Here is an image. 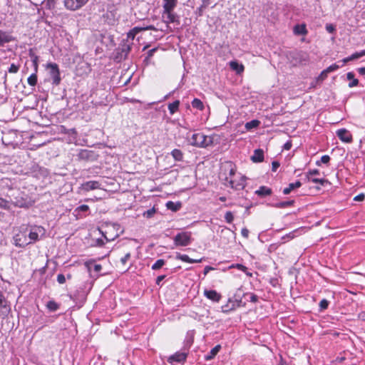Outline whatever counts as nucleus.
<instances>
[{
	"instance_id": "f257e3e1",
	"label": "nucleus",
	"mask_w": 365,
	"mask_h": 365,
	"mask_svg": "<svg viewBox=\"0 0 365 365\" xmlns=\"http://www.w3.org/2000/svg\"><path fill=\"white\" fill-rule=\"evenodd\" d=\"M178 4V0H163V21L168 26L170 24L180 25V16L174 9Z\"/></svg>"
},
{
	"instance_id": "f03ea898",
	"label": "nucleus",
	"mask_w": 365,
	"mask_h": 365,
	"mask_svg": "<svg viewBox=\"0 0 365 365\" xmlns=\"http://www.w3.org/2000/svg\"><path fill=\"white\" fill-rule=\"evenodd\" d=\"M291 63L296 66L297 64L306 65L309 61V57L307 52L303 51H292L287 56Z\"/></svg>"
},
{
	"instance_id": "7ed1b4c3",
	"label": "nucleus",
	"mask_w": 365,
	"mask_h": 365,
	"mask_svg": "<svg viewBox=\"0 0 365 365\" xmlns=\"http://www.w3.org/2000/svg\"><path fill=\"white\" fill-rule=\"evenodd\" d=\"M190 145L196 147L205 148L212 143V138L202 133H195L189 139Z\"/></svg>"
},
{
	"instance_id": "20e7f679",
	"label": "nucleus",
	"mask_w": 365,
	"mask_h": 365,
	"mask_svg": "<svg viewBox=\"0 0 365 365\" xmlns=\"http://www.w3.org/2000/svg\"><path fill=\"white\" fill-rule=\"evenodd\" d=\"M174 242L177 246H187L191 242V233L188 232L178 233L174 237Z\"/></svg>"
},
{
	"instance_id": "39448f33",
	"label": "nucleus",
	"mask_w": 365,
	"mask_h": 365,
	"mask_svg": "<svg viewBox=\"0 0 365 365\" xmlns=\"http://www.w3.org/2000/svg\"><path fill=\"white\" fill-rule=\"evenodd\" d=\"M88 0H64L63 4L66 9L76 11L85 6Z\"/></svg>"
},
{
	"instance_id": "423d86ee",
	"label": "nucleus",
	"mask_w": 365,
	"mask_h": 365,
	"mask_svg": "<svg viewBox=\"0 0 365 365\" xmlns=\"http://www.w3.org/2000/svg\"><path fill=\"white\" fill-rule=\"evenodd\" d=\"M47 68L50 70V76L52 78L53 83L55 85H58L61 82V77H60V71L58 66L55 63H49L47 65Z\"/></svg>"
},
{
	"instance_id": "0eeeda50",
	"label": "nucleus",
	"mask_w": 365,
	"mask_h": 365,
	"mask_svg": "<svg viewBox=\"0 0 365 365\" xmlns=\"http://www.w3.org/2000/svg\"><path fill=\"white\" fill-rule=\"evenodd\" d=\"M319 174L320 172L317 169L310 170L309 172L306 173V180L308 182H312L314 183H319L321 185L324 186L325 184L328 182L327 180L324 178H312L314 175Z\"/></svg>"
},
{
	"instance_id": "6e6552de",
	"label": "nucleus",
	"mask_w": 365,
	"mask_h": 365,
	"mask_svg": "<svg viewBox=\"0 0 365 365\" xmlns=\"http://www.w3.org/2000/svg\"><path fill=\"white\" fill-rule=\"evenodd\" d=\"M43 227L41 226L34 227L29 234V240L28 242H29V244L36 242L37 240H38L39 235H43Z\"/></svg>"
},
{
	"instance_id": "1a4fd4ad",
	"label": "nucleus",
	"mask_w": 365,
	"mask_h": 365,
	"mask_svg": "<svg viewBox=\"0 0 365 365\" xmlns=\"http://www.w3.org/2000/svg\"><path fill=\"white\" fill-rule=\"evenodd\" d=\"M336 135L338 138L344 143H351L352 141L351 134L344 128L338 130Z\"/></svg>"
},
{
	"instance_id": "9d476101",
	"label": "nucleus",
	"mask_w": 365,
	"mask_h": 365,
	"mask_svg": "<svg viewBox=\"0 0 365 365\" xmlns=\"http://www.w3.org/2000/svg\"><path fill=\"white\" fill-rule=\"evenodd\" d=\"M82 189L85 191H91L96 189H100L101 183L96 180L88 181L82 184Z\"/></svg>"
},
{
	"instance_id": "9b49d317",
	"label": "nucleus",
	"mask_w": 365,
	"mask_h": 365,
	"mask_svg": "<svg viewBox=\"0 0 365 365\" xmlns=\"http://www.w3.org/2000/svg\"><path fill=\"white\" fill-rule=\"evenodd\" d=\"M146 30H155V28L153 26H152V25L146 26V27L136 26V27H134L133 29H131L128 33V37L133 39L135 38V36L139 32L143 31H146Z\"/></svg>"
},
{
	"instance_id": "f8f14e48",
	"label": "nucleus",
	"mask_w": 365,
	"mask_h": 365,
	"mask_svg": "<svg viewBox=\"0 0 365 365\" xmlns=\"http://www.w3.org/2000/svg\"><path fill=\"white\" fill-rule=\"evenodd\" d=\"M37 60H38V58L37 56H36L34 58V59L33 60V64H34V70H35V73L31 74L27 79V82L31 86H34L36 85L37 83V75H36V72H37V69H38V62H37Z\"/></svg>"
},
{
	"instance_id": "ddd939ff",
	"label": "nucleus",
	"mask_w": 365,
	"mask_h": 365,
	"mask_svg": "<svg viewBox=\"0 0 365 365\" xmlns=\"http://www.w3.org/2000/svg\"><path fill=\"white\" fill-rule=\"evenodd\" d=\"M187 358V353L185 352H176L173 355L170 356L168 361L169 363L173 364V362H182L185 361Z\"/></svg>"
},
{
	"instance_id": "4468645a",
	"label": "nucleus",
	"mask_w": 365,
	"mask_h": 365,
	"mask_svg": "<svg viewBox=\"0 0 365 365\" xmlns=\"http://www.w3.org/2000/svg\"><path fill=\"white\" fill-rule=\"evenodd\" d=\"M226 180L229 182L231 187L235 188V190H241L243 189L245 186V177H242L240 180L236 182L234 180L230 179L227 177Z\"/></svg>"
},
{
	"instance_id": "2eb2a0df",
	"label": "nucleus",
	"mask_w": 365,
	"mask_h": 365,
	"mask_svg": "<svg viewBox=\"0 0 365 365\" xmlns=\"http://www.w3.org/2000/svg\"><path fill=\"white\" fill-rule=\"evenodd\" d=\"M15 245L17 247H24L29 245L26 235L24 234H18L14 237Z\"/></svg>"
},
{
	"instance_id": "dca6fc26",
	"label": "nucleus",
	"mask_w": 365,
	"mask_h": 365,
	"mask_svg": "<svg viewBox=\"0 0 365 365\" xmlns=\"http://www.w3.org/2000/svg\"><path fill=\"white\" fill-rule=\"evenodd\" d=\"M204 294L207 298L213 302H217L221 299V295L219 293H217L215 290L205 289L204 291Z\"/></svg>"
},
{
	"instance_id": "f3484780",
	"label": "nucleus",
	"mask_w": 365,
	"mask_h": 365,
	"mask_svg": "<svg viewBox=\"0 0 365 365\" xmlns=\"http://www.w3.org/2000/svg\"><path fill=\"white\" fill-rule=\"evenodd\" d=\"M13 40V37L7 31L0 29V46H3L5 43H9Z\"/></svg>"
},
{
	"instance_id": "a211bd4d",
	"label": "nucleus",
	"mask_w": 365,
	"mask_h": 365,
	"mask_svg": "<svg viewBox=\"0 0 365 365\" xmlns=\"http://www.w3.org/2000/svg\"><path fill=\"white\" fill-rule=\"evenodd\" d=\"M251 160L254 163L262 162L264 160V151L262 149H256L251 157Z\"/></svg>"
},
{
	"instance_id": "6ab92c4d",
	"label": "nucleus",
	"mask_w": 365,
	"mask_h": 365,
	"mask_svg": "<svg viewBox=\"0 0 365 365\" xmlns=\"http://www.w3.org/2000/svg\"><path fill=\"white\" fill-rule=\"evenodd\" d=\"M302 186V183L300 181L297 180L295 182L289 183L287 187H285L283 190V193L284 195H288L293 190L296 188H299Z\"/></svg>"
},
{
	"instance_id": "aec40b11",
	"label": "nucleus",
	"mask_w": 365,
	"mask_h": 365,
	"mask_svg": "<svg viewBox=\"0 0 365 365\" xmlns=\"http://www.w3.org/2000/svg\"><path fill=\"white\" fill-rule=\"evenodd\" d=\"M165 205L168 210L173 211V212L178 211L182 207L181 202H175L173 201L167 202Z\"/></svg>"
},
{
	"instance_id": "412c9836",
	"label": "nucleus",
	"mask_w": 365,
	"mask_h": 365,
	"mask_svg": "<svg viewBox=\"0 0 365 365\" xmlns=\"http://www.w3.org/2000/svg\"><path fill=\"white\" fill-rule=\"evenodd\" d=\"M14 205L19 207H29L31 205V203L26 199H24L23 197H16Z\"/></svg>"
},
{
	"instance_id": "4be33fe9",
	"label": "nucleus",
	"mask_w": 365,
	"mask_h": 365,
	"mask_svg": "<svg viewBox=\"0 0 365 365\" xmlns=\"http://www.w3.org/2000/svg\"><path fill=\"white\" fill-rule=\"evenodd\" d=\"M271 193L272 190L265 186H261L257 190L255 191V194L261 197L269 195Z\"/></svg>"
},
{
	"instance_id": "5701e85b",
	"label": "nucleus",
	"mask_w": 365,
	"mask_h": 365,
	"mask_svg": "<svg viewBox=\"0 0 365 365\" xmlns=\"http://www.w3.org/2000/svg\"><path fill=\"white\" fill-rule=\"evenodd\" d=\"M230 68L237 72V73H241L244 71L245 67L242 64L238 63L237 61L230 62Z\"/></svg>"
},
{
	"instance_id": "b1692460",
	"label": "nucleus",
	"mask_w": 365,
	"mask_h": 365,
	"mask_svg": "<svg viewBox=\"0 0 365 365\" xmlns=\"http://www.w3.org/2000/svg\"><path fill=\"white\" fill-rule=\"evenodd\" d=\"M221 349L220 345H216L214 348H212L209 354L205 356V359L207 361L212 359L220 351Z\"/></svg>"
},
{
	"instance_id": "393cba45",
	"label": "nucleus",
	"mask_w": 365,
	"mask_h": 365,
	"mask_svg": "<svg viewBox=\"0 0 365 365\" xmlns=\"http://www.w3.org/2000/svg\"><path fill=\"white\" fill-rule=\"evenodd\" d=\"M178 259L182 260V262H188V263H198L202 262V259H193L189 257V256L186 255H179L177 257Z\"/></svg>"
},
{
	"instance_id": "a878e982",
	"label": "nucleus",
	"mask_w": 365,
	"mask_h": 365,
	"mask_svg": "<svg viewBox=\"0 0 365 365\" xmlns=\"http://www.w3.org/2000/svg\"><path fill=\"white\" fill-rule=\"evenodd\" d=\"M346 78L348 80L351 81L349 83V87L352 88V87L356 86L358 85L359 81L357 79L354 78V73H352V72L347 73Z\"/></svg>"
},
{
	"instance_id": "bb28decb",
	"label": "nucleus",
	"mask_w": 365,
	"mask_h": 365,
	"mask_svg": "<svg viewBox=\"0 0 365 365\" xmlns=\"http://www.w3.org/2000/svg\"><path fill=\"white\" fill-rule=\"evenodd\" d=\"M171 155L176 161H181L183 158V153L179 149H174L171 152Z\"/></svg>"
},
{
	"instance_id": "cd10ccee",
	"label": "nucleus",
	"mask_w": 365,
	"mask_h": 365,
	"mask_svg": "<svg viewBox=\"0 0 365 365\" xmlns=\"http://www.w3.org/2000/svg\"><path fill=\"white\" fill-rule=\"evenodd\" d=\"M294 32L297 35H304L307 31L304 25H296L294 28Z\"/></svg>"
},
{
	"instance_id": "c85d7f7f",
	"label": "nucleus",
	"mask_w": 365,
	"mask_h": 365,
	"mask_svg": "<svg viewBox=\"0 0 365 365\" xmlns=\"http://www.w3.org/2000/svg\"><path fill=\"white\" fill-rule=\"evenodd\" d=\"M192 106L200 110H202L204 109L203 103L198 98H194L192 101Z\"/></svg>"
},
{
	"instance_id": "c756f323",
	"label": "nucleus",
	"mask_w": 365,
	"mask_h": 365,
	"mask_svg": "<svg viewBox=\"0 0 365 365\" xmlns=\"http://www.w3.org/2000/svg\"><path fill=\"white\" fill-rule=\"evenodd\" d=\"M179 105H180L179 101H175L168 105V109H169L170 114H173L178 110V109L179 108Z\"/></svg>"
},
{
	"instance_id": "7c9ffc66",
	"label": "nucleus",
	"mask_w": 365,
	"mask_h": 365,
	"mask_svg": "<svg viewBox=\"0 0 365 365\" xmlns=\"http://www.w3.org/2000/svg\"><path fill=\"white\" fill-rule=\"evenodd\" d=\"M259 125V121L257 120H252L250 122H247L246 124H245V128L247 129V130H250L252 128H257L258 127Z\"/></svg>"
},
{
	"instance_id": "2f4dec72",
	"label": "nucleus",
	"mask_w": 365,
	"mask_h": 365,
	"mask_svg": "<svg viewBox=\"0 0 365 365\" xmlns=\"http://www.w3.org/2000/svg\"><path fill=\"white\" fill-rule=\"evenodd\" d=\"M47 308L52 312L56 311L59 308V305L54 301H49L46 304Z\"/></svg>"
},
{
	"instance_id": "473e14b6",
	"label": "nucleus",
	"mask_w": 365,
	"mask_h": 365,
	"mask_svg": "<svg viewBox=\"0 0 365 365\" xmlns=\"http://www.w3.org/2000/svg\"><path fill=\"white\" fill-rule=\"evenodd\" d=\"M165 262L164 259H158L152 265V269H154V270L159 269L160 268H161L165 264Z\"/></svg>"
},
{
	"instance_id": "72a5a7b5",
	"label": "nucleus",
	"mask_w": 365,
	"mask_h": 365,
	"mask_svg": "<svg viewBox=\"0 0 365 365\" xmlns=\"http://www.w3.org/2000/svg\"><path fill=\"white\" fill-rule=\"evenodd\" d=\"M294 200L284 201L276 204L275 207L278 208H284L292 205Z\"/></svg>"
},
{
	"instance_id": "f704fd0d",
	"label": "nucleus",
	"mask_w": 365,
	"mask_h": 365,
	"mask_svg": "<svg viewBox=\"0 0 365 365\" xmlns=\"http://www.w3.org/2000/svg\"><path fill=\"white\" fill-rule=\"evenodd\" d=\"M56 0H45L43 2V5L48 9H51L54 8L55 3Z\"/></svg>"
},
{
	"instance_id": "c9c22d12",
	"label": "nucleus",
	"mask_w": 365,
	"mask_h": 365,
	"mask_svg": "<svg viewBox=\"0 0 365 365\" xmlns=\"http://www.w3.org/2000/svg\"><path fill=\"white\" fill-rule=\"evenodd\" d=\"M0 208L9 210L10 208L9 202L2 197H0Z\"/></svg>"
},
{
	"instance_id": "e433bc0d",
	"label": "nucleus",
	"mask_w": 365,
	"mask_h": 365,
	"mask_svg": "<svg viewBox=\"0 0 365 365\" xmlns=\"http://www.w3.org/2000/svg\"><path fill=\"white\" fill-rule=\"evenodd\" d=\"M89 209V207L87 205H82L76 207L74 210V212L76 213V215H80L81 212H86Z\"/></svg>"
},
{
	"instance_id": "4c0bfd02",
	"label": "nucleus",
	"mask_w": 365,
	"mask_h": 365,
	"mask_svg": "<svg viewBox=\"0 0 365 365\" xmlns=\"http://www.w3.org/2000/svg\"><path fill=\"white\" fill-rule=\"evenodd\" d=\"M156 212V210L155 207H153L151 209H149L147 211H145L143 214V215L145 217H147V218H150L152 217L154 214Z\"/></svg>"
},
{
	"instance_id": "58836bf2",
	"label": "nucleus",
	"mask_w": 365,
	"mask_h": 365,
	"mask_svg": "<svg viewBox=\"0 0 365 365\" xmlns=\"http://www.w3.org/2000/svg\"><path fill=\"white\" fill-rule=\"evenodd\" d=\"M210 4H211V0H202L201 6L198 9L200 15H201L202 11L205 9H206Z\"/></svg>"
},
{
	"instance_id": "ea45409f",
	"label": "nucleus",
	"mask_w": 365,
	"mask_h": 365,
	"mask_svg": "<svg viewBox=\"0 0 365 365\" xmlns=\"http://www.w3.org/2000/svg\"><path fill=\"white\" fill-rule=\"evenodd\" d=\"M329 160L330 157L327 155H325L321 158L320 161H317L316 164L319 166L321 163L327 164L329 162Z\"/></svg>"
},
{
	"instance_id": "a19ab883",
	"label": "nucleus",
	"mask_w": 365,
	"mask_h": 365,
	"mask_svg": "<svg viewBox=\"0 0 365 365\" xmlns=\"http://www.w3.org/2000/svg\"><path fill=\"white\" fill-rule=\"evenodd\" d=\"M225 219L227 223L232 222L234 220V215L232 212L227 211L225 215Z\"/></svg>"
},
{
	"instance_id": "79ce46f5",
	"label": "nucleus",
	"mask_w": 365,
	"mask_h": 365,
	"mask_svg": "<svg viewBox=\"0 0 365 365\" xmlns=\"http://www.w3.org/2000/svg\"><path fill=\"white\" fill-rule=\"evenodd\" d=\"M329 304V302L328 300H327L326 299H323L319 302L320 310L327 309L328 308Z\"/></svg>"
},
{
	"instance_id": "37998d69",
	"label": "nucleus",
	"mask_w": 365,
	"mask_h": 365,
	"mask_svg": "<svg viewBox=\"0 0 365 365\" xmlns=\"http://www.w3.org/2000/svg\"><path fill=\"white\" fill-rule=\"evenodd\" d=\"M20 66L12 63L8 69V71L11 73H16L19 70Z\"/></svg>"
},
{
	"instance_id": "c03bdc74",
	"label": "nucleus",
	"mask_w": 365,
	"mask_h": 365,
	"mask_svg": "<svg viewBox=\"0 0 365 365\" xmlns=\"http://www.w3.org/2000/svg\"><path fill=\"white\" fill-rule=\"evenodd\" d=\"M339 67L340 66L339 65H337L336 63H334V64L329 66V67H327L325 70H326V72H327V73H329L336 71L338 68H339Z\"/></svg>"
},
{
	"instance_id": "a18cd8bd",
	"label": "nucleus",
	"mask_w": 365,
	"mask_h": 365,
	"mask_svg": "<svg viewBox=\"0 0 365 365\" xmlns=\"http://www.w3.org/2000/svg\"><path fill=\"white\" fill-rule=\"evenodd\" d=\"M130 252H128L125 255L124 257H123L121 259H120V262L122 264L125 265L126 264V262L130 260Z\"/></svg>"
},
{
	"instance_id": "49530a36",
	"label": "nucleus",
	"mask_w": 365,
	"mask_h": 365,
	"mask_svg": "<svg viewBox=\"0 0 365 365\" xmlns=\"http://www.w3.org/2000/svg\"><path fill=\"white\" fill-rule=\"evenodd\" d=\"M363 56V53H361V51L359 52H356L353 53L351 56H349V59L356 60Z\"/></svg>"
},
{
	"instance_id": "de8ad7c7",
	"label": "nucleus",
	"mask_w": 365,
	"mask_h": 365,
	"mask_svg": "<svg viewBox=\"0 0 365 365\" xmlns=\"http://www.w3.org/2000/svg\"><path fill=\"white\" fill-rule=\"evenodd\" d=\"M57 282L59 284H63L66 282V277L63 274H58L57 276Z\"/></svg>"
},
{
	"instance_id": "09e8293b",
	"label": "nucleus",
	"mask_w": 365,
	"mask_h": 365,
	"mask_svg": "<svg viewBox=\"0 0 365 365\" xmlns=\"http://www.w3.org/2000/svg\"><path fill=\"white\" fill-rule=\"evenodd\" d=\"M280 164L277 161H273L272 163V170L273 172H276L277 168L279 167Z\"/></svg>"
},
{
	"instance_id": "8fccbe9b",
	"label": "nucleus",
	"mask_w": 365,
	"mask_h": 365,
	"mask_svg": "<svg viewBox=\"0 0 365 365\" xmlns=\"http://www.w3.org/2000/svg\"><path fill=\"white\" fill-rule=\"evenodd\" d=\"M365 198V195L363 193H361L356 196L354 197V201H363Z\"/></svg>"
},
{
	"instance_id": "3c124183",
	"label": "nucleus",
	"mask_w": 365,
	"mask_h": 365,
	"mask_svg": "<svg viewBox=\"0 0 365 365\" xmlns=\"http://www.w3.org/2000/svg\"><path fill=\"white\" fill-rule=\"evenodd\" d=\"M249 232H250L247 228H243L241 231V234L245 238H248Z\"/></svg>"
},
{
	"instance_id": "603ef678",
	"label": "nucleus",
	"mask_w": 365,
	"mask_h": 365,
	"mask_svg": "<svg viewBox=\"0 0 365 365\" xmlns=\"http://www.w3.org/2000/svg\"><path fill=\"white\" fill-rule=\"evenodd\" d=\"M233 267H237L238 269L245 272L247 270V267L241 264H237L236 265H233Z\"/></svg>"
},
{
	"instance_id": "864d4df0",
	"label": "nucleus",
	"mask_w": 365,
	"mask_h": 365,
	"mask_svg": "<svg viewBox=\"0 0 365 365\" xmlns=\"http://www.w3.org/2000/svg\"><path fill=\"white\" fill-rule=\"evenodd\" d=\"M327 72H326V70H324L321 74L319 76V78L322 81L324 80L327 77Z\"/></svg>"
},
{
	"instance_id": "5fc2aeb1",
	"label": "nucleus",
	"mask_w": 365,
	"mask_h": 365,
	"mask_svg": "<svg viewBox=\"0 0 365 365\" xmlns=\"http://www.w3.org/2000/svg\"><path fill=\"white\" fill-rule=\"evenodd\" d=\"M102 269V266L101 264H96L93 265V270L96 272H99Z\"/></svg>"
},
{
	"instance_id": "6e6d98bb",
	"label": "nucleus",
	"mask_w": 365,
	"mask_h": 365,
	"mask_svg": "<svg viewBox=\"0 0 365 365\" xmlns=\"http://www.w3.org/2000/svg\"><path fill=\"white\" fill-rule=\"evenodd\" d=\"M284 150H289L292 148V143L291 141H287L286 143H284L283 146Z\"/></svg>"
},
{
	"instance_id": "4d7b16f0",
	"label": "nucleus",
	"mask_w": 365,
	"mask_h": 365,
	"mask_svg": "<svg viewBox=\"0 0 365 365\" xmlns=\"http://www.w3.org/2000/svg\"><path fill=\"white\" fill-rule=\"evenodd\" d=\"M215 268L210 266H206L204 269V274L207 275L210 270H214Z\"/></svg>"
},
{
	"instance_id": "13d9d810",
	"label": "nucleus",
	"mask_w": 365,
	"mask_h": 365,
	"mask_svg": "<svg viewBox=\"0 0 365 365\" xmlns=\"http://www.w3.org/2000/svg\"><path fill=\"white\" fill-rule=\"evenodd\" d=\"M165 275H160L157 277L156 279V284L158 285H159L160 284V282L165 279Z\"/></svg>"
},
{
	"instance_id": "bf43d9fd",
	"label": "nucleus",
	"mask_w": 365,
	"mask_h": 365,
	"mask_svg": "<svg viewBox=\"0 0 365 365\" xmlns=\"http://www.w3.org/2000/svg\"><path fill=\"white\" fill-rule=\"evenodd\" d=\"M258 299V297L257 295L254 294H250V301L252 302H256Z\"/></svg>"
},
{
	"instance_id": "052dcab7",
	"label": "nucleus",
	"mask_w": 365,
	"mask_h": 365,
	"mask_svg": "<svg viewBox=\"0 0 365 365\" xmlns=\"http://www.w3.org/2000/svg\"><path fill=\"white\" fill-rule=\"evenodd\" d=\"M326 29L329 33H332L334 31V26L331 24L327 25Z\"/></svg>"
},
{
	"instance_id": "680f3d73",
	"label": "nucleus",
	"mask_w": 365,
	"mask_h": 365,
	"mask_svg": "<svg viewBox=\"0 0 365 365\" xmlns=\"http://www.w3.org/2000/svg\"><path fill=\"white\" fill-rule=\"evenodd\" d=\"M230 175L233 176L235 174V169L232 166V165H230Z\"/></svg>"
},
{
	"instance_id": "e2e57ef3",
	"label": "nucleus",
	"mask_w": 365,
	"mask_h": 365,
	"mask_svg": "<svg viewBox=\"0 0 365 365\" xmlns=\"http://www.w3.org/2000/svg\"><path fill=\"white\" fill-rule=\"evenodd\" d=\"M358 72L363 76H365V67L358 68Z\"/></svg>"
},
{
	"instance_id": "0e129e2a",
	"label": "nucleus",
	"mask_w": 365,
	"mask_h": 365,
	"mask_svg": "<svg viewBox=\"0 0 365 365\" xmlns=\"http://www.w3.org/2000/svg\"><path fill=\"white\" fill-rule=\"evenodd\" d=\"M156 50H157L156 48L150 49V50L148 51V56H149V57L152 56Z\"/></svg>"
},
{
	"instance_id": "69168bd1",
	"label": "nucleus",
	"mask_w": 365,
	"mask_h": 365,
	"mask_svg": "<svg viewBox=\"0 0 365 365\" xmlns=\"http://www.w3.org/2000/svg\"><path fill=\"white\" fill-rule=\"evenodd\" d=\"M286 237H287V240H289L294 237V234L292 232H290V233L286 235Z\"/></svg>"
},
{
	"instance_id": "338daca9",
	"label": "nucleus",
	"mask_w": 365,
	"mask_h": 365,
	"mask_svg": "<svg viewBox=\"0 0 365 365\" xmlns=\"http://www.w3.org/2000/svg\"><path fill=\"white\" fill-rule=\"evenodd\" d=\"M352 61V60H351V59H349V57H347V58H344V59L342 60V61H343V63H347V62H349V61Z\"/></svg>"
},
{
	"instance_id": "774afa93",
	"label": "nucleus",
	"mask_w": 365,
	"mask_h": 365,
	"mask_svg": "<svg viewBox=\"0 0 365 365\" xmlns=\"http://www.w3.org/2000/svg\"><path fill=\"white\" fill-rule=\"evenodd\" d=\"M98 245H103V244H104L102 240H98Z\"/></svg>"
}]
</instances>
